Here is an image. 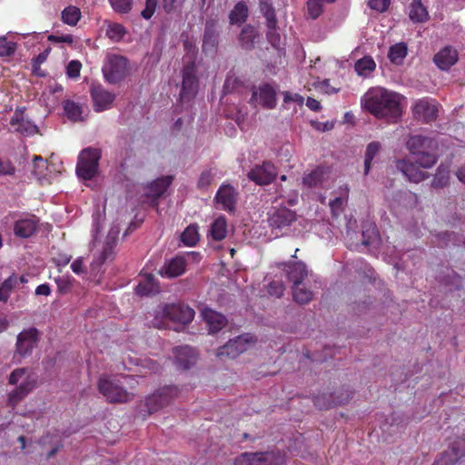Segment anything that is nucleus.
Returning a JSON list of instances; mask_svg holds the SVG:
<instances>
[{
    "instance_id": "obj_41",
    "label": "nucleus",
    "mask_w": 465,
    "mask_h": 465,
    "mask_svg": "<svg viewBox=\"0 0 465 465\" xmlns=\"http://www.w3.org/2000/svg\"><path fill=\"white\" fill-rule=\"evenodd\" d=\"M407 55V45L404 43H398L390 47L388 57L394 64H401Z\"/></svg>"
},
{
    "instance_id": "obj_55",
    "label": "nucleus",
    "mask_w": 465,
    "mask_h": 465,
    "mask_svg": "<svg viewBox=\"0 0 465 465\" xmlns=\"http://www.w3.org/2000/svg\"><path fill=\"white\" fill-rule=\"evenodd\" d=\"M284 285L282 282H279V281H272L269 283L268 285V293L272 296H275V297H282L283 295V292H284Z\"/></svg>"
},
{
    "instance_id": "obj_51",
    "label": "nucleus",
    "mask_w": 465,
    "mask_h": 465,
    "mask_svg": "<svg viewBox=\"0 0 465 465\" xmlns=\"http://www.w3.org/2000/svg\"><path fill=\"white\" fill-rule=\"evenodd\" d=\"M278 29H279L278 25H275L273 26V28L272 27H267V32H266L267 41L275 49H279L280 48V45H281V35L278 33Z\"/></svg>"
},
{
    "instance_id": "obj_36",
    "label": "nucleus",
    "mask_w": 465,
    "mask_h": 465,
    "mask_svg": "<svg viewBox=\"0 0 465 465\" xmlns=\"http://www.w3.org/2000/svg\"><path fill=\"white\" fill-rule=\"evenodd\" d=\"M348 399L349 396H347L344 400L336 401L332 393H322L316 395L313 399V402L314 405L320 410H328L331 408L333 405L343 404L345 401H348Z\"/></svg>"
},
{
    "instance_id": "obj_22",
    "label": "nucleus",
    "mask_w": 465,
    "mask_h": 465,
    "mask_svg": "<svg viewBox=\"0 0 465 465\" xmlns=\"http://www.w3.org/2000/svg\"><path fill=\"white\" fill-rule=\"evenodd\" d=\"M465 456V439L454 441L449 450L443 451L432 465H453Z\"/></svg>"
},
{
    "instance_id": "obj_47",
    "label": "nucleus",
    "mask_w": 465,
    "mask_h": 465,
    "mask_svg": "<svg viewBox=\"0 0 465 465\" xmlns=\"http://www.w3.org/2000/svg\"><path fill=\"white\" fill-rule=\"evenodd\" d=\"M47 171V163L40 155H35L33 158V170L32 173L37 180H42L45 177Z\"/></svg>"
},
{
    "instance_id": "obj_21",
    "label": "nucleus",
    "mask_w": 465,
    "mask_h": 465,
    "mask_svg": "<svg viewBox=\"0 0 465 465\" xmlns=\"http://www.w3.org/2000/svg\"><path fill=\"white\" fill-rule=\"evenodd\" d=\"M35 386L36 380L31 376H26L25 381L8 393L7 405L14 409Z\"/></svg>"
},
{
    "instance_id": "obj_27",
    "label": "nucleus",
    "mask_w": 465,
    "mask_h": 465,
    "mask_svg": "<svg viewBox=\"0 0 465 465\" xmlns=\"http://www.w3.org/2000/svg\"><path fill=\"white\" fill-rule=\"evenodd\" d=\"M433 62L438 68L447 71L458 62V52L450 45L444 46L434 55Z\"/></svg>"
},
{
    "instance_id": "obj_54",
    "label": "nucleus",
    "mask_w": 465,
    "mask_h": 465,
    "mask_svg": "<svg viewBox=\"0 0 465 465\" xmlns=\"http://www.w3.org/2000/svg\"><path fill=\"white\" fill-rule=\"evenodd\" d=\"M112 7L118 13H128L132 7L133 0H109Z\"/></svg>"
},
{
    "instance_id": "obj_14",
    "label": "nucleus",
    "mask_w": 465,
    "mask_h": 465,
    "mask_svg": "<svg viewBox=\"0 0 465 465\" xmlns=\"http://www.w3.org/2000/svg\"><path fill=\"white\" fill-rule=\"evenodd\" d=\"M238 193L235 188L229 183H223L214 196V203L218 208L233 213L236 209Z\"/></svg>"
},
{
    "instance_id": "obj_53",
    "label": "nucleus",
    "mask_w": 465,
    "mask_h": 465,
    "mask_svg": "<svg viewBox=\"0 0 465 465\" xmlns=\"http://www.w3.org/2000/svg\"><path fill=\"white\" fill-rule=\"evenodd\" d=\"M82 69V64L78 60H72L68 63L66 66V75L69 78L76 79L80 76V72Z\"/></svg>"
},
{
    "instance_id": "obj_16",
    "label": "nucleus",
    "mask_w": 465,
    "mask_h": 465,
    "mask_svg": "<svg viewBox=\"0 0 465 465\" xmlns=\"http://www.w3.org/2000/svg\"><path fill=\"white\" fill-rule=\"evenodd\" d=\"M396 167L411 183H418L429 177V173L421 170L422 167L417 163L416 158L398 160Z\"/></svg>"
},
{
    "instance_id": "obj_38",
    "label": "nucleus",
    "mask_w": 465,
    "mask_h": 465,
    "mask_svg": "<svg viewBox=\"0 0 465 465\" xmlns=\"http://www.w3.org/2000/svg\"><path fill=\"white\" fill-rule=\"evenodd\" d=\"M260 12L262 14L266 20V26L272 27L278 25V20L275 14V9L269 0H260L259 4Z\"/></svg>"
},
{
    "instance_id": "obj_46",
    "label": "nucleus",
    "mask_w": 465,
    "mask_h": 465,
    "mask_svg": "<svg viewBox=\"0 0 465 465\" xmlns=\"http://www.w3.org/2000/svg\"><path fill=\"white\" fill-rule=\"evenodd\" d=\"M81 18V11L74 5L65 7L62 12V20L68 25H75Z\"/></svg>"
},
{
    "instance_id": "obj_18",
    "label": "nucleus",
    "mask_w": 465,
    "mask_h": 465,
    "mask_svg": "<svg viewBox=\"0 0 465 465\" xmlns=\"http://www.w3.org/2000/svg\"><path fill=\"white\" fill-rule=\"evenodd\" d=\"M173 180V177L172 175L162 176L145 186L144 196L151 200L152 206H158L160 197L167 191Z\"/></svg>"
},
{
    "instance_id": "obj_52",
    "label": "nucleus",
    "mask_w": 465,
    "mask_h": 465,
    "mask_svg": "<svg viewBox=\"0 0 465 465\" xmlns=\"http://www.w3.org/2000/svg\"><path fill=\"white\" fill-rule=\"evenodd\" d=\"M16 50V44L7 41L5 37L0 38V56H10L15 54Z\"/></svg>"
},
{
    "instance_id": "obj_43",
    "label": "nucleus",
    "mask_w": 465,
    "mask_h": 465,
    "mask_svg": "<svg viewBox=\"0 0 465 465\" xmlns=\"http://www.w3.org/2000/svg\"><path fill=\"white\" fill-rule=\"evenodd\" d=\"M200 240L197 224H190L181 235V241L186 246H194Z\"/></svg>"
},
{
    "instance_id": "obj_2",
    "label": "nucleus",
    "mask_w": 465,
    "mask_h": 465,
    "mask_svg": "<svg viewBox=\"0 0 465 465\" xmlns=\"http://www.w3.org/2000/svg\"><path fill=\"white\" fill-rule=\"evenodd\" d=\"M406 147L423 169H430L436 164L438 156L435 151L438 143L434 138L421 134L411 135L406 142Z\"/></svg>"
},
{
    "instance_id": "obj_29",
    "label": "nucleus",
    "mask_w": 465,
    "mask_h": 465,
    "mask_svg": "<svg viewBox=\"0 0 465 465\" xmlns=\"http://www.w3.org/2000/svg\"><path fill=\"white\" fill-rule=\"evenodd\" d=\"M286 272L293 285L302 284L307 276L306 265L302 262H292L287 265Z\"/></svg>"
},
{
    "instance_id": "obj_13",
    "label": "nucleus",
    "mask_w": 465,
    "mask_h": 465,
    "mask_svg": "<svg viewBox=\"0 0 465 465\" xmlns=\"http://www.w3.org/2000/svg\"><path fill=\"white\" fill-rule=\"evenodd\" d=\"M277 173L276 166L272 163L265 161L252 168L248 172L247 177L258 185H267L276 179Z\"/></svg>"
},
{
    "instance_id": "obj_50",
    "label": "nucleus",
    "mask_w": 465,
    "mask_h": 465,
    "mask_svg": "<svg viewBox=\"0 0 465 465\" xmlns=\"http://www.w3.org/2000/svg\"><path fill=\"white\" fill-rule=\"evenodd\" d=\"M324 3L322 0H307L308 15L313 20L317 19L323 12Z\"/></svg>"
},
{
    "instance_id": "obj_63",
    "label": "nucleus",
    "mask_w": 465,
    "mask_h": 465,
    "mask_svg": "<svg viewBox=\"0 0 465 465\" xmlns=\"http://www.w3.org/2000/svg\"><path fill=\"white\" fill-rule=\"evenodd\" d=\"M48 41L53 42V43H65L68 45H72L74 43V36L72 35H50L48 36Z\"/></svg>"
},
{
    "instance_id": "obj_3",
    "label": "nucleus",
    "mask_w": 465,
    "mask_h": 465,
    "mask_svg": "<svg viewBox=\"0 0 465 465\" xmlns=\"http://www.w3.org/2000/svg\"><path fill=\"white\" fill-rule=\"evenodd\" d=\"M99 392L110 403H127L131 401L134 394L127 391L114 376L103 374L97 382Z\"/></svg>"
},
{
    "instance_id": "obj_37",
    "label": "nucleus",
    "mask_w": 465,
    "mask_h": 465,
    "mask_svg": "<svg viewBox=\"0 0 465 465\" xmlns=\"http://www.w3.org/2000/svg\"><path fill=\"white\" fill-rule=\"evenodd\" d=\"M63 108L64 114L70 121L80 122L84 120L82 116L83 109L79 104L72 100H65L63 103Z\"/></svg>"
},
{
    "instance_id": "obj_26",
    "label": "nucleus",
    "mask_w": 465,
    "mask_h": 465,
    "mask_svg": "<svg viewBox=\"0 0 465 465\" xmlns=\"http://www.w3.org/2000/svg\"><path fill=\"white\" fill-rule=\"evenodd\" d=\"M202 316L208 327L210 333H217L223 330L228 323L226 317L210 308L202 311Z\"/></svg>"
},
{
    "instance_id": "obj_32",
    "label": "nucleus",
    "mask_w": 465,
    "mask_h": 465,
    "mask_svg": "<svg viewBox=\"0 0 465 465\" xmlns=\"http://www.w3.org/2000/svg\"><path fill=\"white\" fill-rule=\"evenodd\" d=\"M258 37L255 27L252 25H246L241 31L239 42L242 49L250 51L254 48L255 40Z\"/></svg>"
},
{
    "instance_id": "obj_58",
    "label": "nucleus",
    "mask_w": 465,
    "mask_h": 465,
    "mask_svg": "<svg viewBox=\"0 0 465 465\" xmlns=\"http://www.w3.org/2000/svg\"><path fill=\"white\" fill-rule=\"evenodd\" d=\"M391 0H369L368 5L371 9L378 12H384L388 9Z\"/></svg>"
},
{
    "instance_id": "obj_6",
    "label": "nucleus",
    "mask_w": 465,
    "mask_h": 465,
    "mask_svg": "<svg viewBox=\"0 0 465 465\" xmlns=\"http://www.w3.org/2000/svg\"><path fill=\"white\" fill-rule=\"evenodd\" d=\"M281 460L279 451L242 452L234 459V465H279Z\"/></svg>"
},
{
    "instance_id": "obj_23",
    "label": "nucleus",
    "mask_w": 465,
    "mask_h": 465,
    "mask_svg": "<svg viewBox=\"0 0 465 465\" xmlns=\"http://www.w3.org/2000/svg\"><path fill=\"white\" fill-rule=\"evenodd\" d=\"M25 108H16L10 119V124L15 132L26 136H32L38 133V127L31 121L24 117Z\"/></svg>"
},
{
    "instance_id": "obj_45",
    "label": "nucleus",
    "mask_w": 465,
    "mask_h": 465,
    "mask_svg": "<svg viewBox=\"0 0 465 465\" xmlns=\"http://www.w3.org/2000/svg\"><path fill=\"white\" fill-rule=\"evenodd\" d=\"M376 68V64L372 57L363 56L355 63L354 69L360 75L366 76L373 72Z\"/></svg>"
},
{
    "instance_id": "obj_9",
    "label": "nucleus",
    "mask_w": 465,
    "mask_h": 465,
    "mask_svg": "<svg viewBox=\"0 0 465 465\" xmlns=\"http://www.w3.org/2000/svg\"><path fill=\"white\" fill-rule=\"evenodd\" d=\"M256 341V338L250 333L240 335L230 340L225 345L219 347L217 356L220 358L235 359L241 353L247 351L251 345H253Z\"/></svg>"
},
{
    "instance_id": "obj_40",
    "label": "nucleus",
    "mask_w": 465,
    "mask_h": 465,
    "mask_svg": "<svg viewBox=\"0 0 465 465\" xmlns=\"http://www.w3.org/2000/svg\"><path fill=\"white\" fill-rule=\"evenodd\" d=\"M211 236L214 241H222L227 235V222L223 216L217 218L211 226Z\"/></svg>"
},
{
    "instance_id": "obj_62",
    "label": "nucleus",
    "mask_w": 465,
    "mask_h": 465,
    "mask_svg": "<svg viewBox=\"0 0 465 465\" xmlns=\"http://www.w3.org/2000/svg\"><path fill=\"white\" fill-rule=\"evenodd\" d=\"M282 94H283V102L285 104L292 102V103H296L297 104L302 105L304 102V98L299 94L291 93V92L286 91Z\"/></svg>"
},
{
    "instance_id": "obj_31",
    "label": "nucleus",
    "mask_w": 465,
    "mask_h": 465,
    "mask_svg": "<svg viewBox=\"0 0 465 465\" xmlns=\"http://www.w3.org/2000/svg\"><path fill=\"white\" fill-rule=\"evenodd\" d=\"M159 285L152 273L144 275L143 280L135 287V293L140 296H147L158 292Z\"/></svg>"
},
{
    "instance_id": "obj_34",
    "label": "nucleus",
    "mask_w": 465,
    "mask_h": 465,
    "mask_svg": "<svg viewBox=\"0 0 465 465\" xmlns=\"http://www.w3.org/2000/svg\"><path fill=\"white\" fill-rule=\"evenodd\" d=\"M116 245V241L114 239L107 240L104 246L103 250L99 253V255L95 256L94 258L92 265L94 266H101L107 261H112L114 258V248Z\"/></svg>"
},
{
    "instance_id": "obj_39",
    "label": "nucleus",
    "mask_w": 465,
    "mask_h": 465,
    "mask_svg": "<svg viewBox=\"0 0 465 465\" xmlns=\"http://www.w3.org/2000/svg\"><path fill=\"white\" fill-rule=\"evenodd\" d=\"M381 149L380 142H371L367 145L364 155V175H367L371 170V163Z\"/></svg>"
},
{
    "instance_id": "obj_15",
    "label": "nucleus",
    "mask_w": 465,
    "mask_h": 465,
    "mask_svg": "<svg viewBox=\"0 0 465 465\" xmlns=\"http://www.w3.org/2000/svg\"><path fill=\"white\" fill-rule=\"evenodd\" d=\"M218 22L216 19H208L205 23L203 37L202 51L205 55H214L219 45Z\"/></svg>"
},
{
    "instance_id": "obj_19",
    "label": "nucleus",
    "mask_w": 465,
    "mask_h": 465,
    "mask_svg": "<svg viewBox=\"0 0 465 465\" xmlns=\"http://www.w3.org/2000/svg\"><path fill=\"white\" fill-rule=\"evenodd\" d=\"M296 220V212L285 206L276 208L268 218L269 225L278 230L289 228Z\"/></svg>"
},
{
    "instance_id": "obj_20",
    "label": "nucleus",
    "mask_w": 465,
    "mask_h": 465,
    "mask_svg": "<svg viewBox=\"0 0 465 465\" xmlns=\"http://www.w3.org/2000/svg\"><path fill=\"white\" fill-rule=\"evenodd\" d=\"M187 262L184 256L176 255L166 260L164 264L158 270V274L163 278L173 279L183 275L186 271Z\"/></svg>"
},
{
    "instance_id": "obj_59",
    "label": "nucleus",
    "mask_w": 465,
    "mask_h": 465,
    "mask_svg": "<svg viewBox=\"0 0 465 465\" xmlns=\"http://www.w3.org/2000/svg\"><path fill=\"white\" fill-rule=\"evenodd\" d=\"M27 368H17L14 370L9 375L8 382L11 385H15L18 381L27 373Z\"/></svg>"
},
{
    "instance_id": "obj_49",
    "label": "nucleus",
    "mask_w": 465,
    "mask_h": 465,
    "mask_svg": "<svg viewBox=\"0 0 465 465\" xmlns=\"http://www.w3.org/2000/svg\"><path fill=\"white\" fill-rule=\"evenodd\" d=\"M126 34V30L121 24L114 23L108 25L106 35L114 42L121 41Z\"/></svg>"
},
{
    "instance_id": "obj_5",
    "label": "nucleus",
    "mask_w": 465,
    "mask_h": 465,
    "mask_svg": "<svg viewBox=\"0 0 465 465\" xmlns=\"http://www.w3.org/2000/svg\"><path fill=\"white\" fill-rule=\"evenodd\" d=\"M101 155L99 149L91 147L84 149L78 156L77 175L86 181L93 179L97 173Z\"/></svg>"
},
{
    "instance_id": "obj_61",
    "label": "nucleus",
    "mask_w": 465,
    "mask_h": 465,
    "mask_svg": "<svg viewBox=\"0 0 465 465\" xmlns=\"http://www.w3.org/2000/svg\"><path fill=\"white\" fill-rule=\"evenodd\" d=\"M377 228L375 225L371 224L370 228L362 231V244L369 246L371 243L373 236L377 235Z\"/></svg>"
},
{
    "instance_id": "obj_11",
    "label": "nucleus",
    "mask_w": 465,
    "mask_h": 465,
    "mask_svg": "<svg viewBox=\"0 0 465 465\" xmlns=\"http://www.w3.org/2000/svg\"><path fill=\"white\" fill-rule=\"evenodd\" d=\"M411 110L416 120L429 124L437 119L439 104L431 98L424 97L415 101Z\"/></svg>"
},
{
    "instance_id": "obj_17",
    "label": "nucleus",
    "mask_w": 465,
    "mask_h": 465,
    "mask_svg": "<svg viewBox=\"0 0 465 465\" xmlns=\"http://www.w3.org/2000/svg\"><path fill=\"white\" fill-rule=\"evenodd\" d=\"M94 110L97 113L106 111L112 107L115 94L106 90L101 84H93L90 88Z\"/></svg>"
},
{
    "instance_id": "obj_7",
    "label": "nucleus",
    "mask_w": 465,
    "mask_h": 465,
    "mask_svg": "<svg viewBox=\"0 0 465 465\" xmlns=\"http://www.w3.org/2000/svg\"><path fill=\"white\" fill-rule=\"evenodd\" d=\"M180 391L176 386H165L157 390L145 399L148 413L152 414L168 406L179 396Z\"/></svg>"
},
{
    "instance_id": "obj_25",
    "label": "nucleus",
    "mask_w": 465,
    "mask_h": 465,
    "mask_svg": "<svg viewBox=\"0 0 465 465\" xmlns=\"http://www.w3.org/2000/svg\"><path fill=\"white\" fill-rule=\"evenodd\" d=\"M259 97L260 103L263 108L273 109L276 106V92L274 88L269 84H264L259 87V92L253 91L250 103L252 104L257 101Z\"/></svg>"
},
{
    "instance_id": "obj_4",
    "label": "nucleus",
    "mask_w": 465,
    "mask_h": 465,
    "mask_svg": "<svg viewBox=\"0 0 465 465\" xmlns=\"http://www.w3.org/2000/svg\"><path fill=\"white\" fill-rule=\"evenodd\" d=\"M195 315L193 309L183 303L159 305L155 310V319L171 321L183 325L190 323Z\"/></svg>"
},
{
    "instance_id": "obj_10",
    "label": "nucleus",
    "mask_w": 465,
    "mask_h": 465,
    "mask_svg": "<svg viewBox=\"0 0 465 465\" xmlns=\"http://www.w3.org/2000/svg\"><path fill=\"white\" fill-rule=\"evenodd\" d=\"M182 76L183 83L180 97L182 101H190L195 96L199 85L194 59L191 60L183 66Z\"/></svg>"
},
{
    "instance_id": "obj_57",
    "label": "nucleus",
    "mask_w": 465,
    "mask_h": 465,
    "mask_svg": "<svg viewBox=\"0 0 465 465\" xmlns=\"http://www.w3.org/2000/svg\"><path fill=\"white\" fill-rule=\"evenodd\" d=\"M214 175L213 174L211 170L203 171L198 180L197 186L200 189H204L208 187L212 182L213 181Z\"/></svg>"
},
{
    "instance_id": "obj_33",
    "label": "nucleus",
    "mask_w": 465,
    "mask_h": 465,
    "mask_svg": "<svg viewBox=\"0 0 465 465\" xmlns=\"http://www.w3.org/2000/svg\"><path fill=\"white\" fill-rule=\"evenodd\" d=\"M409 17L413 23H424L429 20V12L421 0L411 1Z\"/></svg>"
},
{
    "instance_id": "obj_28",
    "label": "nucleus",
    "mask_w": 465,
    "mask_h": 465,
    "mask_svg": "<svg viewBox=\"0 0 465 465\" xmlns=\"http://www.w3.org/2000/svg\"><path fill=\"white\" fill-rule=\"evenodd\" d=\"M39 220L35 215L19 219L14 224V232L17 237L28 238L38 229Z\"/></svg>"
},
{
    "instance_id": "obj_64",
    "label": "nucleus",
    "mask_w": 465,
    "mask_h": 465,
    "mask_svg": "<svg viewBox=\"0 0 465 465\" xmlns=\"http://www.w3.org/2000/svg\"><path fill=\"white\" fill-rule=\"evenodd\" d=\"M343 200L341 197H336L330 203V208L333 216H338L342 211Z\"/></svg>"
},
{
    "instance_id": "obj_60",
    "label": "nucleus",
    "mask_w": 465,
    "mask_h": 465,
    "mask_svg": "<svg viewBox=\"0 0 465 465\" xmlns=\"http://www.w3.org/2000/svg\"><path fill=\"white\" fill-rule=\"evenodd\" d=\"M156 5V0H146L145 7L141 13L142 16L146 20L150 19L155 12Z\"/></svg>"
},
{
    "instance_id": "obj_12",
    "label": "nucleus",
    "mask_w": 465,
    "mask_h": 465,
    "mask_svg": "<svg viewBox=\"0 0 465 465\" xmlns=\"http://www.w3.org/2000/svg\"><path fill=\"white\" fill-rule=\"evenodd\" d=\"M40 341V332L35 327L23 330L16 337L15 354L26 357L32 354Z\"/></svg>"
},
{
    "instance_id": "obj_42",
    "label": "nucleus",
    "mask_w": 465,
    "mask_h": 465,
    "mask_svg": "<svg viewBox=\"0 0 465 465\" xmlns=\"http://www.w3.org/2000/svg\"><path fill=\"white\" fill-rule=\"evenodd\" d=\"M450 183V172L447 166L440 164L436 170V173L431 181L433 188H443Z\"/></svg>"
},
{
    "instance_id": "obj_1",
    "label": "nucleus",
    "mask_w": 465,
    "mask_h": 465,
    "mask_svg": "<svg viewBox=\"0 0 465 465\" xmlns=\"http://www.w3.org/2000/svg\"><path fill=\"white\" fill-rule=\"evenodd\" d=\"M404 96L401 94L376 86L370 88L361 97L362 108L377 119L388 123H397L402 115L401 102Z\"/></svg>"
},
{
    "instance_id": "obj_48",
    "label": "nucleus",
    "mask_w": 465,
    "mask_h": 465,
    "mask_svg": "<svg viewBox=\"0 0 465 465\" xmlns=\"http://www.w3.org/2000/svg\"><path fill=\"white\" fill-rule=\"evenodd\" d=\"M293 299L296 302L304 304L308 303L312 299V292L301 284L293 285L292 287Z\"/></svg>"
},
{
    "instance_id": "obj_35",
    "label": "nucleus",
    "mask_w": 465,
    "mask_h": 465,
    "mask_svg": "<svg viewBox=\"0 0 465 465\" xmlns=\"http://www.w3.org/2000/svg\"><path fill=\"white\" fill-rule=\"evenodd\" d=\"M325 173V169L318 166L309 173L304 174L302 183L309 188L317 187L322 183Z\"/></svg>"
},
{
    "instance_id": "obj_24",
    "label": "nucleus",
    "mask_w": 465,
    "mask_h": 465,
    "mask_svg": "<svg viewBox=\"0 0 465 465\" xmlns=\"http://www.w3.org/2000/svg\"><path fill=\"white\" fill-rule=\"evenodd\" d=\"M173 351L178 368L189 370L196 363L198 354L194 348L188 345L177 346L173 348Z\"/></svg>"
},
{
    "instance_id": "obj_30",
    "label": "nucleus",
    "mask_w": 465,
    "mask_h": 465,
    "mask_svg": "<svg viewBox=\"0 0 465 465\" xmlns=\"http://www.w3.org/2000/svg\"><path fill=\"white\" fill-rule=\"evenodd\" d=\"M249 16V8L245 2H238L229 14V22L232 25L241 26Z\"/></svg>"
},
{
    "instance_id": "obj_44",
    "label": "nucleus",
    "mask_w": 465,
    "mask_h": 465,
    "mask_svg": "<svg viewBox=\"0 0 465 465\" xmlns=\"http://www.w3.org/2000/svg\"><path fill=\"white\" fill-rule=\"evenodd\" d=\"M18 277L13 273L5 279L0 285V302H7L10 297L12 290L17 285Z\"/></svg>"
},
{
    "instance_id": "obj_8",
    "label": "nucleus",
    "mask_w": 465,
    "mask_h": 465,
    "mask_svg": "<svg viewBox=\"0 0 465 465\" xmlns=\"http://www.w3.org/2000/svg\"><path fill=\"white\" fill-rule=\"evenodd\" d=\"M104 77L110 84L124 80L128 74V60L123 55L112 54L103 68Z\"/></svg>"
},
{
    "instance_id": "obj_56",
    "label": "nucleus",
    "mask_w": 465,
    "mask_h": 465,
    "mask_svg": "<svg viewBox=\"0 0 465 465\" xmlns=\"http://www.w3.org/2000/svg\"><path fill=\"white\" fill-rule=\"evenodd\" d=\"M15 167L9 159H3L0 157V177L6 175H14Z\"/></svg>"
}]
</instances>
